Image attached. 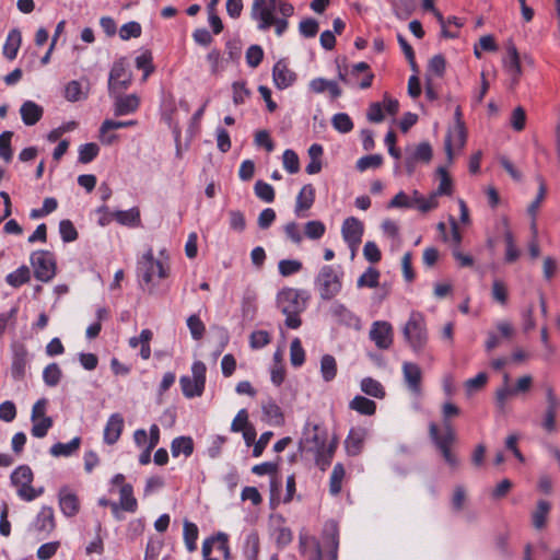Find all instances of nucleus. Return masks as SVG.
I'll return each instance as SVG.
<instances>
[{
    "instance_id": "obj_31",
    "label": "nucleus",
    "mask_w": 560,
    "mask_h": 560,
    "mask_svg": "<svg viewBox=\"0 0 560 560\" xmlns=\"http://www.w3.org/2000/svg\"><path fill=\"white\" fill-rule=\"evenodd\" d=\"M22 35L18 28H13L9 32L5 43L3 45V55L9 59H15L19 48L21 46Z\"/></svg>"
},
{
    "instance_id": "obj_51",
    "label": "nucleus",
    "mask_w": 560,
    "mask_h": 560,
    "mask_svg": "<svg viewBox=\"0 0 560 560\" xmlns=\"http://www.w3.org/2000/svg\"><path fill=\"white\" fill-rule=\"evenodd\" d=\"M433 444L436 446V448L440 451V453L442 454L445 463L452 467V468H456L458 467L459 465V459L457 458V456L455 454L452 453L451 451V445L452 443H448V442H442V441H439V442H433Z\"/></svg>"
},
{
    "instance_id": "obj_33",
    "label": "nucleus",
    "mask_w": 560,
    "mask_h": 560,
    "mask_svg": "<svg viewBox=\"0 0 560 560\" xmlns=\"http://www.w3.org/2000/svg\"><path fill=\"white\" fill-rule=\"evenodd\" d=\"M361 390L371 397L383 399L386 395L384 386L373 377H363L360 382Z\"/></svg>"
},
{
    "instance_id": "obj_48",
    "label": "nucleus",
    "mask_w": 560,
    "mask_h": 560,
    "mask_svg": "<svg viewBox=\"0 0 560 560\" xmlns=\"http://www.w3.org/2000/svg\"><path fill=\"white\" fill-rule=\"evenodd\" d=\"M380 272L373 267H369L358 279L357 285L359 288L368 287L375 288L378 284Z\"/></svg>"
},
{
    "instance_id": "obj_16",
    "label": "nucleus",
    "mask_w": 560,
    "mask_h": 560,
    "mask_svg": "<svg viewBox=\"0 0 560 560\" xmlns=\"http://www.w3.org/2000/svg\"><path fill=\"white\" fill-rule=\"evenodd\" d=\"M31 526L35 532L48 536L56 527L54 509L44 505Z\"/></svg>"
},
{
    "instance_id": "obj_55",
    "label": "nucleus",
    "mask_w": 560,
    "mask_h": 560,
    "mask_svg": "<svg viewBox=\"0 0 560 560\" xmlns=\"http://www.w3.org/2000/svg\"><path fill=\"white\" fill-rule=\"evenodd\" d=\"M290 361L295 368L301 366L305 361V352L299 338L291 341L290 346Z\"/></svg>"
},
{
    "instance_id": "obj_27",
    "label": "nucleus",
    "mask_w": 560,
    "mask_h": 560,
    "mask_svg": "<svg viewBox=\"0 0 560 560\" xmlns=\"http://www.w3.org/2000/svg\"><path fill=\"white\" fill-rule=\"evenodd\" d=\"M429 435L432 442H448L453 443L456 439L455 431L448 419H443V433L441 434L438 425L434 422L429 424Z\"/></svg>"
},
{
    "instance_id": "obj_25",
    "label": "nucleus",
    "mask_w": 560,
    "mask_h": 560,
    "mask_svg": "<svg viewBox=\"0 0 560 560\" xmlns=\"http://www.w3.org/2000/svg\"><path fill=\"white\" fill-rule=\"evenodd\" d=\"M136 125H137V120L121 121V120H114V119H105L102 122L101 128H100L101 140L105 144H112L116 140L117 137L115 135L106 136V133L109 130L132 127Z\"/></svg>"
},
{
    "instance_id": "obj_60",
    "label": "nucleus",
    "mask_w": 560,
    "mask_h": 560,
    "mask_svg": "<svg viewBox=\"0 0 560 560\" xmlns=\"http://www.w3.org/2000/svg\"><path fill=\"white\" fill-rule=\"evenodd\" d=\"M282 160H283V167L285 168V171L288 173L295 174L299 172V170H300L299 156L293 150L287 149L283 152Z\"/></svg>"
},
{
    "instance_id": "obj_23",
    "label": "nucleus",
    "mask_w": 560,
    "mask_h": 560,
    "mask_svg": "<svg viewBox=\"0 0 560 560\" xmlns=\"http://www.w3.org/2000/svg\"><path fill=\"white\" fill-rule=\"evenodd\" d=\"M300 551L302 555L307 556L308 560H323L320 544L314 536L300 535Z\"/></svg>"
},
{
    "instance_id": "obj_44",
    "label": "nucleus",
    "mask_w": 560,
    "mask_h": 560,
    "mask_svg": "<svg viewBox=\"0 0 560 560\" xmlns=\"http://www.w3.org/2000/svg\"><path fill=\"white\" fill-rule=\"evenodd\" d=\"M320 373L325 382H330L336 377L337 363L332 355L325 354L320 360Z\"/></svg>"
},
{
    "instance_id": "obj_34",
    "label": "nucleus",
    "mask_w": 560,
    "mask_h": 560,
    "mask_svg": "<svg viewBox=\"0 0 560 560\" xmlns=\"http://www.w3.org/2000/svg\"><path fill=\"white\" fill-rule=\"evenodd\" d=\"M551 510V504L546 500H539L535 511L532 513L533 526L540 530L546 526L547 517Z\"/></svg>"
},
{
    "instance_id": "obj_21",
    "label": "nucleus",
    "mask_w": 560,
    "mask_h": 560,
    "mask_svg": "<svg viewBox=\"0 0 560 560\" xmlns=\"http://www.w3.org/2000/svg\"><path fill=\"white\" fill-rule=\"evenodd\" d=\"M124 428V418L120 413L115 412L109 416L106 425L104 428V442L108 445L115 444L122 432Z\"/></svg>"
},
{
    "instance_id": "obj_26",
    "label": "nucleus",
    "mask_w": 560,
    "mask_h": 560,
    "mask_svg": "<svg viewBox=\"0 0 560 560\" xmlns=\"http://www.w3.org/2000/svg\"><path fill=\"white\" fill-rule=\"evenodd\" d=\"M20 114L22 121L26 126H33L40 120L44 114V109L40 105L33 101H25L20 108Z\"/></svg>"
},
{
    "instance_id": "obj_62",
    "label": "nucleus",
    "mask_w": 560,
    "mask_h": 560,
    "mask_svg": "<svg viewBox=\"0 0 560 560\" xmlns=\"http://www.w3.org/2000/svg\"><path fill=\"white\" fill-rule=\"evenodd\" d=\"M383 158L380 154H371L360 158L357 161V168L360 172H364L369 168H377L381 166Z\"/></svg>"
},
{
    "instance_id": "obj_39",
    "label": "nucleus",
    "mask_w": 560,
    "mask_h": 560,
    "mask_svg": "<svg viewBox=\"0 0 560 560\" xmlns=\"http://www.w3.org/2000/svg\"><path fill=\"white\" fill-rule=\"evenodd\" d=\"M262 412L268 421L273 425H281L284 422V417L281 408L271 399L261 406Z\"/></svg>"
},
{
    "instance_id": "obj_56",
    "label": "nucleus",
    "mask_w": 560,
    "mask_h": 560,
    "mask_svg": "<svg viewBox=\"0 0 560 560\" xmlns=\"http://www.w3.org/2000/svg\"><path fill=\"white\" fill-rule=\"evenodd\" d=\"M65 97L69 102H78L85 98L86 94L82 92L81 83L72 80L65 88Z\"/></svg>"
},
{
    "instance_id": "obj_15",
    "label": "nucleus",
    "mask_w": 560,
    "mask_h": 560,
    "mask_svg": "<svg viewBox=\"0 0 560 560\" xmlns=\"http://www.w3.org/2000/svg\"><path fill=\"white\" fill-rule=\"evenodd\" d=\"M329 314L341 325H346L354 329H360L361 327L360 318L339 301L331 303L329 306Z\"/></svg>"
},
{
    "instance_id": "obj_19",
    "label": "nucleus",
    "mask_w": 560,
    "mask_h": 560,
    "mask_svg": "<svg viewBox=\"0 0 560 560\" xmlns=\"http://www.w3.org/2000/svg\"><path fill=\"white\" fill-rule=\"evenodd\" d=\"M323 538L327 544L328 560L338 559L339 548V529L338 524L334 520H329L325 523L323 529Z\"/></svg>"
},
{
    "instance_id": "obj_8",
    "label": "nucleus",
    "mask_w": 560,
    "mask_h": 560,
    "mask_svg": "<svg viewBox=\"0 0 560 560\" xmlns=\"http://www.w3.org/2000/svg\"><path fill=\"white\" fill-rule=\"evenodd\" d=\"M31 364V355L26 346L22 342L11 345L10 373L14 381H23Z\"/></svg>"
},
{
    "instance_id": "obj_63",
    "label": "nucleus",
    "mask_w": 560,
    "mask_h": 560,
    "mask_svg": "<svg viewBox=\"0 0 560 560\" xmlns=\"http://www.w3.org/2000/svg\"><path fill=\"white\" fill-rule=\"evenodd\" d=\"M270 341L271 337L267 330H255L249 336V346L253 349H261Z\"/></svg>"
},
{
    "instance_id": "obj_53",
    "label": "nucleus",
    "mask_w": 560,
    "mask_h": 560,
    "mask_svg": "<svg viewBox=\"0 0 560 560\" xmlns=\"http://www.w3.org/2000/svg\"><path fill=\"white\" fill-rule=\"evenodd\" d=\"M187 327L194 340H200L206 331V326L196 314L190 315L187 318Z\"/></svg>"
},
{
    "instance_id": "obj_37",
    "label": "nucleus",
    "mask_w": 560,
    "mask_h": 560,
    "mask_svg": "<svg viewBox=\"0 0 560 560\" xmlns=\"http://www.w3.org/2000/svg\"><path fill=\"white\" fill-rule=\"evenodd\" d=\"M30 279L31 271L30 268L25 265H22L16 270L5 276V282L12 288H20L21 285L27 283Z\"/></svg>"
},
{
    "instance_id": "obj_7",
    "label": "nucleus",
    "mask_w": 560,
    "mask_h": 560,
    "mask_svg": "<svg viewBox=\"0 0 560 560\" xmlns=\"http://www.w3.org/2000/svg\"><path fill=\"white\" fill-rule=\"evenodd\" d=\"M326 446H328L326 444V434L319 432L317 424L306 422L300 440V450L306 453L320 454L323 450H326Z\"/></svg>"
},
{
    "instance_id": "obj_11",
    "label": "nucleus",
    "mask_w": 560,
    "mask_h": 560,
    "mask_svg": "<svg viewBox=\"0 0 560 560\" xmlns=\"http://www.w3.org/2000/svg\"><path fill=\"white\" fill-rule=\"evenodd\" d=\"M369 336L378 349H389L394 340L393 326L388 322L376 320L372 324Z\"/></svg>"
},
{
    "instance_id": "obj_24",
    "label": "nucleus",
    "mask_w": 560,
    "mask_h": 560,
    "mask_svg": "<svg viewBox=\"0 0 560 560\" xmlns=\"http://www.w3.org/2000/svg\"><path fill=\"white\" fill-rule=\"evenodd\" d=\"M503 65L505 70L512 77L513 83H516L518 81L522 70L518 52L513 44H509L506 48V56L503 59Z\"/></svg>"
},
{
    "instance_id": "obj_1",
    "label": "nucleus",
    "mask_w": 560,
    "mask_h": 560,
    "mask_svg": "<svg viewBox=\"0 0 560 560\" xmlns=\"http://www.w3.org/2000/svg\"><path fill=\"white\" fill-rule=\"evenodd\" d=\"M342 279L341 266L324 265L314 278V288L322 300L330 301L341 292Z\"/></svg>"
},
{
    "instance_id": "obj_6",
    "label": "nucleus",
    "mask_w": 560,
    "mask_h": 560,
    "mask_svg": "<svg viewBox=\"0 0 560 560\" xmlns=\"http://www.w3.org/2000/svg\"><path fill=\"white\" fill-rule=\"evenodd\" d=\"M34 276L42 282H49L56 275V260L47 250H35L30 257Z\"/></svg>"
},
{
    "instance_id": "obj_12",
    "label": "nucleus",
    "mask_w": 560,
    "mask_h": 560,
    "mask_svg": "<svg viewBox=\"0 0 560 560\" xmlns=\"http://www.w3.org/2000/svg\"><path fill=\"white\" fill-rule=\"evenodd\" d=\"M120 92L117 94H109L113 98V112L115 116H125L133 114L140 106V98L137 94H124Z\"/></svg>"
},
{
    "instance_id": "obj_2",
    "label": "nucleus",
    "mask_w": 560,
    "mask_h": 560,
    "mask_svg": "<svg viewBox=\"0 0 560 560\" xmlns=\"http://www.w3.org/2000/svg\"><path fill=\"white\" fill-rule=\"evenodd\" d=\"M402 335L415 353L419 354L425 348L429 335L425 318L420 312H411L402 327Z\"/></svg>"
},
{
    "instance_id": "obj_42",
    "label": "nucleus",
    "mask_w": 560,
    "mask_h": 560,
    "mask_svg": "<svg viewBox=\"0 0 560 560\" xmlns=\"http://www.w3.org/2000/svg\"><path fill=\"white\" fill-rule=\"evenodd\" d=\"M198 534L199 530L195 523H191L189 521L184 522L183 536L186 548L189 552H192L197 549Z\"/></svg>"
},
{
    "instance_id": "obj_40",
    "label": "nucleus",
    "mask_w": 560,
    "mask_h": 560,
    "mask_svg": "<svg viewBox=\"0 0 560 560\" xmlns=\"http://www.w3.org/2000/svg\"><path fill=\"white\" fill-rule=\"evenodd\" d=\"M120 494V506L127 512H136L138 503L133 497V488L130 483L122 485L119 491Z\"/></svg>"
},
{
    "instance_id": "obj_4",
    "label": "nucleus",
    "mask_w": 560,
    "mask_h": 560,
    "mask_svg": "<svg viewBox=\"0 0 560 560\" xmlns=\"http://www.w3.org/2000/svg\"><path fill=\"white\" fill-rule=\"evenodd\" d=\"M206 364L196 361L191 365L192 376L184 375L179 378L182 392L186 398L200 397L206 386Z\"/></svg>"
},
{
    "instance_id": "obj_3",
    "label": "nucleus",
    "mask_w": 560,
    "mask_h": 560,
    "mask_svg": "<svg viewBox=\"0 0 560 560\" xmlns=\"http://www.w3.org/2000/svg\"><path fill=\"white\" fill-rule=\"evenodd\" d=\"M168 275L167 269L162 261L154 258L153 250L150 248L137 264V276L140 282L147 285L153 284L155 279H164Z\"/></svg>"
},
{
    "instance_id": "obj_38",
    "label": "nucleus",
    "mask_w": 560,
    "mask_h": 560,
    "mask_svg": "<svg viewBox=\"0 0 560 560\" xmlns=\"http://www.w3.org/2000/svg\"><path fill=\"white\" fill-rule=\"evenodd\" d=\"M33 477L32 469L27 465H21L12 471L10 479L14 487L20 488L32 483Z\"/></svg>"
},
{
    "instance_id": "obj_30",
    "label": "nucleus",
    "mask_w": 560,
    "mask_h": 560,
    "mask_svg": "<svg viewBox=\"0 0 560 560\" xmlns=\"http://www.w3.org/2000/svg\"><path fill=\"white\" fill-rule=\"evenodd\" d=\"M81 445V438L75 436L68 443L58 442L50 447V454L55 457H69L73 455Z\"/></svg>"
},
{
    "instance_id": "obj_58",
    "label": "nucleus",
    "mask_w": 560,
    "mask_h": 560,
    "mask_svg": "<svg viewBox=\"0 0 560 560\" xmlns=\"http://www.w3.org/2000/svg\"><path fill=\"white\" fill-rule=\"evenodd\" d=\"M304 232L310 240H319L326 232V226L322 221L313 220L305 224Z\"/></svg>"
},
{
    "instance_id": "obj_64",
    "label": "nucleus",
    "mask_w": 560,
    "mask_h": 560,
    "mask_svg": "<svg viewBox=\"0 0 560 560\" xmlns=\"http://www.w3.org/2000/svg\"><path fill=\"white\" fill-rule=\"evenodd\" d=\"M141 25L136 22L131 21L128 23H125L119 31V36L122 40H128L130 38H137L141 35Z\"/></svg>"
},
{
    "instance_id": "obj_57",
    "label": "nucleus",
    "mask_w": 560,
    "mask_h": 560,
    "mask_svg": "<svg viewBox=\"0 0 560 560\" xmlns=\"http://www.w3.org/2000/svg\"><path fill=\"white\" fill-rule=\"evenodd\" d=\"M32 427V435L38 439H43L47 435L48 430L52 427V419L50 417H43L35 419Z\"/></svg>"
},
{
    "instance_id": "obj_45",
    "label": "nucleus",
    "mask_w": 560,
    "mask_h": 560,
    "mask_svg": "<svg viewBox=\"0 0 560 560\" xmlns=\"http://www.w3.org/2000/svg\"><path fill=\"white\" fill-rule=\"evenodd\" d=\"M62 376V371L57 363L48 364L43 371V381L49 387H55L59 384Z\"/></svg>"
},
{
    "instance_id": "obj_50",
    "label": "nucleus",
    "mask_w": 560,
    "mask_h": 560,
    "mask_svg": "<svg viewBox=\"0 0 560 560\" xmlns=\"http://www.w3.org/2000/svg\"><path fill=\"white\" fill-rule=\"evenodd\" d=\"M438 174L440 175V184L439 187L434 190L435 195L451 196L453 192V184L445 167L440 166L438 168Z\"/></svg>"
},
{
    "instance_id": "obj_29",
    "label": "nucleus",
    "mask_w": 560,
    "mask_h": 560,
    "mask_svg": "<svg viewBox=\"0 0 560 560\" xmlns=\"http://www.w3.org/2000/svg\"><path fill=\"white\" fill-rule=\"evenodd\" d=\"M171 453L173 457L184 455L189 457L194 453V440L187 435H180L173 439L171 443Z\"/></svg>"
},
{
    "instance_id": "obj_54",
    "label": "nucleus",
    "mask_w": 560,
    "mask_h": 560,
    "mask_svg": "<svg viewBox=\"0 0 560 560\" xmlns=\"http://www.w3.org/2000/svg\"><path fill=\"white\" fill-rule=\"evenodd\" d=\"M98 152L100 147L94 142L82 144L79 148V162L88 164L98 155Z\"/></svg>"
},
{
    "instance_id": "obj_47",
    "label": "nucleus",
    "mask_w": 560,
    "mask_h": 560,
    "mask_svg": "<svg viewBox=\"0 0 560 560\" xmlns=\"http://www.w3.org/2000/svg\"><path fill=\"white\" fill-rule=\"evenodd\" d=\"M331 125L341 133H348L353 129V122L350 116L346 113L335 114L331 118Z\"/></svg>"
},
{
    "instance_id": "obj_5",
    "label": "nucleus",
    "mask_w": 560,
    "mask_h": 560,
    "mask_svg": "<svg viewBox=\"0 0 560 560\" xmlns=\"http://www.w3.org/2000/svg\"><path fill=\"white\" fill-rule=\"evenodd\" d=\"M308 299L306 291L288 288L278 293L277 303L282 313H303Z\"/></svg>"
},
{
    "instance_id": "obj_14",
    "label": "nucleus",
    "mask_w": 560,
    "mask_h": 560,
    "mask_svg": "<svg viewBox=\"0 0 560 560\" xmlns=\"http://www.w3.org/2000/svg\"><path fill=\"white\" fill-rule=\"evenodd\" d=\"M58 504L61 513L66 517H73L80 511V500L78 495L67 486L58 491Z\"/></svg>"
},
{
    "instance_id": "obj_13",
    "label": "nucleus",
    "mask_w": 560,
    "mask_h": 560,
    "mask_svg": "<svg viewBox=\"0 0 560 560\" xmlns=\"http://www.w3.org/2000/svg\"><path fill=\"white\" fill-rule=\"evenodd\" d=\"M363 232V223L354 217L347 218L342 223V238L351 248L357 247L361 243Z\"/></svg>"
},
{
    "instance_id": "obj_32",
    "label": "nucleus",
    "mask_w": 560,
    "mask_h": 560,
    "mask_svg": "<svg viewBox=\"0 0 560 560\" xmlns=\"http://www.w3.org/2000/svg\"><path fill=\"white\" fill-rule=\"evenodd\" d=\"M242 549L246 560H257L259 553V537L256 532L252 530L245 535Z\"/></svg>"
},
{
    "instance_id": "obj_59",
    "label": "nucleus",
    "mask_w": 560,
    "mask_h": 560,
    "mask_svg": "<svg viewBox=\"0 0 560 560\" xmlns=\"http://www.w3.org/2000/svg\"><path fill=\"white\" fill-rule=\"evenodd\" d=\"M59 233L65 243L74 242L78 238V231L70 220H61L59 223Z\"/></svg>"
},
{
    "instance_id": "obj_41",
    "label": "nucleus",
    "mask_w": 560,
    "mask_h": 560,
    "mask_svg": "<svg viewBox=\"0 0 560 560\" xmlns=\"http://www.w3.org/2000/svg\"><path fill=\"white\" fill-rule=\"evenodd\" d=\"M558 409L559 407L547 406L544 411L540 427L548 434H552L558 431V425L556 421Z\"/></svg>"
},
{
    "instance_id": "obj_28",
    "label": "nucleus",
    "mask_w": 560,
    "mask_h": 560,
    "mask_svg": "<svg viewBox=\"0 0 560 560\" xmlns=\"http://www.w3.org/2000/svg\"><path fill=\"white\" fill-rule=\"evenodd\" d=\"M315 200V189L311 184L304 185L298 197L295 202L294 212L298 217H301V211L308 210Z\"/></svg>"
},
{
    "instance_id": "obj_49",
    "label": "nucleus",
    "mask_w": 560,
    "mask_h": 560,
    "mask_svg": "<svg viewBox=\"0 0 560 560\" xmlns=\"http://www.w3.org/2000/svg\"><path fill=\"white\" fill-rule=\"evenodd\" d=\"M303 265L296 259H282L278 262V270L282 277H290L300 272Z\"/></svg>"
},
{
    "instance_id": "obj_9",
    "label": "nucleus",
    "mask_w": 560,
    "mask_h": 560,
    "mask_svg": "<svg viewBox=\"0 0 560 560\" xmlns=\"http://www.w3.org/2000/svg\"><path fill=\"white\" fill-rule=\"evenodd\" d=\"M132 81V74L127 70L125 59L115 61L108 75V94H117L128 90Z\"/></svg>"
},
{
    "instance_id": "obj_43",
    "label": "nucleus",
    "mask_w": 560,
    "mask_h": 560,
    "mask_svg": "<svg viewBox=\"0 0 560 560\" xmlns=\"http://www.w3.org/2000/svg\"><path fill=\"white\" fill-rule=\"evenodd\" d=\"M345 474L346 471L343 465L341 463H337L332 468L329 480V492L332 495H337L340 493Z\"/></svg>"
},
{
    "instance_id": "obj_17",
    "label": "nucleus",
    "mask_w": 560,
    "mask_h": 560,
    "mask_svg": "<svg viewBox=\"0 0 560 560\" xmlns=\"http://www.w3.org/2000/svg\"><path fill=\"white\" fill-rule=\"evenodd\" d=\"M272 80L277 89L285 90L295 82L296 74L284 60H279L272 68Z\"/></svg>"
},
{
    "instance_id": "obj_52",
    "label": "nucleus",
    "mask_w": 560,
    "mask_h": 560,
    "mask_svg": "<svg viewBox=\"0 0 560 560\" xmlns=\"http://www.w3.org/2000/svg\"><path fill=\"white\" fill-rule=\"evenodd\" d=\"M254 191L257 198L265 202H272L275 200L273 187L264 180L256 182L254 186Z\"/></svg>"
},
{
    "instance_id": "obj_20",
    "label": "nucleus",
    "mask_w": 560,
    "mask_h": 560,
    "mask_svg": "<svg viewBox=\"0 0 560 560\" xmlns=\"http://www.w3.org/2000/svg\"><path fill=\"white\" fill-rule=\"evenodd\" d=\"M466 129L464 124H455L445 138V151L448 161L453 160V147L463 148L466 143Z\"/></svg>"
},
{
    "instance_id": "obj_18",
    "label": "nucleus",
    "mask_w": 560,
    "mask_h": 560,
    "mask_svg": "<svg viewBox=\"0 0 560 560\" xmlns=\"http://www.w3.org/2000/svg\"><path fill=\"white\" fill-rule=\"evenodd\" d=\"M402 376L407 388L416 396L421 395L422 372L418 364L412 362L402 363Z\"/></svg>"
},
{
    "instance_id": "obj_46",
    "label": "nucleus",
    "mask_w": 560,
    "mask_h": 560,
    "mask_svg": "<svg viewBox=\"0 0 560 560\" xmlns=\"http://www.w3.org/2000/svg\"><path fill=\"white\" fill-rule=\"evenodd\" d=\"M256 310V295L253 292H246L241 304L243 318L252 320L255 317Z\"/></svg>"
},
{
    "instance_id": "obj_36",
    "label": "nucleus",
    "mask_w": 560,
    "mask_h": 560,
    "mask_svg": "<svg viewBox=\"0 0 560 560\" xmlns=\"http://www.w3.org/2000/svg\"><path fill=\"white\" fill-rule=\"evenodd\" d=\"M349 408L361 413L364 416H372L376 411V404L375 401L361 396L357 395L350 402Z\"/></svg>"
},
{
    "instance_id": "obj_35",
    "label": "nucleus",
    "mask_w": 560,
    "mask_h": 560,
    "mask_svg": "<svg viewBox=\"0 0 560 560\" xmlns=\"http://www.w3.org/2000/svg\"><path fill=\"white\" fill-rule=\"evenodd\" d=\"M115 221L119 224L136 228L140 225V212L138 208H130L128 210H116L114 211Z\"/></svg>"
},
{
    "instance_id": "obj_10",
    "label": "nucleus",
    "mask_w": 560,
    "mask_h": 560,
    "mask_svg": "<svg viewBox=\"0 0 560 560\" xmlns=\"http://www.w3.org/2000/svg\"><path fill=\"white\" fill-rule=\"evenodd\" d=\"M279 2L282 0H254L252 5V18L258 22V30L266 31L272 25L273 13L279 10Z\"/></svg>"
},
{
    "instance_id": "obj_61",
    "label": "nucleus",
    "mask_w": 560,
    "mask_h": 560,
    "mask_svg": "<svg viewBox=\"0 0 560 560\" xmlns=\"http://www.w3.org/2000/svg\"><path fill=\"white\" fill-rule=\"evenodd\" d=\"M488 381V375L485 372L478 373L475 377H471L465 382V390L468 396L475 392L481 389Z\"/></svg>"
},
{
    "instance_id": "obj_22",
    "label": "nucleus",
    "mask_w": 560,
    "mask_h": 560,
    "mask_svg": "<svg viewBox=\"0 0 560 560\" xmlns=\"http://www.w3.org/2000/svg\"><path fill=\"white\" fill-rule=\"evenodd\" d=\"M368 436V431L364 428H353L350 430L346 441L345 447L349 456H357L362 452L364 441Z\"/></svg>"
}]
</instances>
